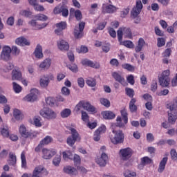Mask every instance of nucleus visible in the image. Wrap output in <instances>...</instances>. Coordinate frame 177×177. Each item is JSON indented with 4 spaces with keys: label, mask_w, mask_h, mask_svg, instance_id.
<instances>
[{
    "label": "nucleus",
    "mask_w": 177,
    "mask_h": 177,
    "mask_svg": "<svg viewBox=\"0 0 177 177\" xmlns=\"http://www.w3.org/2000/svg\"><path fill=\"white\" fill-rule=\"evenodd\" d=\"M159 82L161 86L163 88H167L168 85H169V82H171V79L167 77H159Z\"/></svg>",
    "instance_id": "obj_28"
},
{
    "label": "nucleus",
    "mask_w": 177,
    "mask_h": 177,
    "mask_svg": "<svg viewBox=\"0 0 177 177\" xmlns=\"http://www.w3.org/2000/svg\"><path fill=\"white\" fill-rule=\"evenodd\" d=\"M149 164H153V160L147 156L141 158V165L145 167V165H149Z\"/></svg>",
    "instance_id": "obj_34"
},
{
    "label": "nucleus",
    "mask_w": 177,
    "mask_h": 177,
    "mask_svg": "<svg viewBox=\"0 0 177 177\" xmlns=\"http://www.w3.org/2000/svg\"><path fill=\"white\" fill-rule=\"evenodd\" d=\"M41 117H35L33 118V124L35 127H42V122H41Z\"/></svg>",
    "instance_id": "obj_44"
},
{
    "label": "nucleus",
    "mask_w": 177,
    "mask_h": 177,
    "mask_svg": "<svg viewBox=\"0 0 177 177\" xmlns=\"http://www.w3.org/2000/svg\"><path fill=\"white\" fill-rule=\"evenodd\" d=\"M10 158L8 160V164L9 165H15L16 164V156H15V154L10 153L9 154Z\"/></svg>",
    "instance_id": "obj_43"
},
{
    "label": "nucleus",
    "mask_w": 177,
    "mask_h": 177,
    "mask_svg": "<svg viewBox=\"0 0 177 177\" xmlns=\"http://www.w3.org/2000/svg\"><path fill=\"white\" fill-rule=\"evenodd\" d=\"M21 72H20L19 71L17 70H13L12 71V81H20V80H21Z\"/></svg>",
    "instance_id": "obj_25"
},
{
    "label": "nucleus",
    "mask_w": 177,
    "mask_h": 177,
    "mask_svg": "<svg viewBox=\"0 0 177 177\" xmlns=\"http://www.w3.org/2000/svg\"><path fill=\"white\" fill-rule=\"evenodd\" d=\"M120 156L124 161H127L132 156V149L131 148L122 149L120 151Z\"/></svg>",
    "instance_id": "obj_10"
},
{
    "label": "nucleus",
    "mask_w": 177,
    "mask_h": 177,
    "mask_svg": "<svg viewBox=\"0 0 177 177\" xmlns=\"http://www.w3.org/2000/svg\"><path fill=\"white\" fill-rule=\"evenodd\" d=\"M121 45H124V46H126L127 48H133V44L131 41H124L120 42Z\"/></svg>",
    "instance_id": "obj_56"
},
{
    "label": "nucleus",
    "mask_w": 177,
    "mask_h": 177,
    "mask_svg": "<svg viewBox=\"0 0 177 177\" xmlns=\"http://www.w3.org/2000/svg\"><path fill=\"white\" fill-rule=\"evenodd\" d=\"M102 115L104 120H113L115 118V114L111 111H105L102 113Z\"/></svg>",
    "instance_id": "obj_24"
},
{
    "label": "nucleus",
    "mask_w": 177,
    "mask_h": 177,
    "mask_svg": "<svg viewBox=\"0 0 177 177\" xmlns=\"http://www.w3.org/2000/svg\"><path fill=\"white\" fill-rule=\"evenodd\" d=\"M116 124H113L115 127H118V128H122L123 129H125V125H127V124H125V122H122V118H121L120 116H118L116 118Z\"/></svg>",
    "instance_id": "obj_30"
},
{
    "label": "nucleus",
    "mask_w": 177,
    "mask_h": 177,
    "mask_svg": "<svg viewBox=\"0 0 177 177\" xmlns=\"http://www.w3.org/2000/svg\"><path fill=\"white\" fill-rule=\"evenodd\" d=\"M49 82H50L49 78L46 76H43L39 80V84L41 88H46L49 85Z\"/></svg>",
    "instance_id": "obj_27"
},
{
    "label": "nucleus",
    "mask_w": 177,
    "mask_h": 177,
    "mask_svg": "<svg viewBox=\"0 0 177 177\" xmlns=\"http://www.w3.org/2000/svg\"><path fill=\"white\" fill-rule=\"evenodd\" d=\"M75 17L76 18V20H81L82 19V13L80 10H75Z\"/></svg>",
    "instance_id": "obj_63"
},
{
    "label": "nucleus",
    "mask_w": 177,
    "mask_h": 177,
    "mask_svg": "<svg viewBox=\"0 0 177 177\" xmlns=\"http://www.w3.org/2000/svg\"><path fill=\"white\" fill-rule=\"evenodd\" d=\"M38 99V89L32 88L30 90V93L27 95L24 98V100L25 102H33L37 100Z\"/></svg>",
    "instance_id": "obj_7"
},
{
    "label": "nucleus",
    "mask_w": 177,
    "mask_h": 177,
    "mask_svg": "<svg viewBox=\"0 0 177 177\" xmlns=\"http://www.w3.org/2000/svg\"><path fill=\"white\" fill-rule=\"evenodd\" d=\"M64 171L68 175H78V171L74 167L66 166L64 168Z\"/></svg>",
    "instance_id": "obj_22"
},
{
    "label": "nucleus",
    "mask_w": 177,
    "mask_h": 177,
    "mask_svg": "<svg viewBox=\"0 0 177 177\" xmlns=\"http://www.w3.org/2000/svg\"><path fill=\"white\" fill-rule=\"evenodd\" d=\"M70 115H71V109H64L60 112L62 118H68Z\"/></svg>",
    "instance_id": "obj_31"
},
{
    "label": "nucleus",
    "mask_w": 177,
    "mask_h": 177,
    "mask_svg": "<svg viewBox=\"0 0 177 177\" xmlns=\"http://www.w3.org/2000/svg\"><path fill=\"white\" fill-rule=\"evenodd\" d=\"M143 9V4L142 3V0H136V6H134L131 12V17L135 19L138 17Z\"/></svg>",
    "instance_id": "obj_5"
},
{
    "label": "nucleus",
    "mask_w": 177,
    "mask_h": 177,
    "mask_svg": "<svg viewBox=\"0 0 177 177\" xmlns=\"http://www.w3.org/2000/svg\"><path fill=\"white\" fill-rule=\"evenodd\" d=\"M168 111V122L169 124H175L177 120V97L174 98L173 102L167 105Z\"/></svg>",
    "instance_id": "obj_1"
},
{
    "label": "nucleus",
    "mask_w": 177,
    "mask_h": 177,
    "mask_svg": "<svg viewBox=\"0 0 177 177\" xmlns=\"http://www.w3.org/2000/svg\"><path fill=\"white\" fill-rule=\"evenodd\" d=\"M84 110H86L89 113H96V108L89 104V102H86L84 104Z\"/></svg>",
    "instance_id": "obj_33"
},
{
    "label": "nucleus",
    "mask_w": 177,
    "mask_h": 177,
    "mask_svg": "<svg viewBox=\"0 0 177 177\" xmlns=\"http://www.w3.org/2000/svg\"><path fill=\"white\" fill-rule=\"evenodd\" d=\"M14 117L17 119V121H20V120H23V113L19 109H15L14 111Z\"/></svg>",
    "instance_id": "obj_38"
},
{
    "label": "nucleus",
    "mask_w": 177,
    "mask_h": 177,
    "mask_svg": "<svg viewBox=\"0 0 177 177\" xmlns=\"http://www.w3.org/2000/svg\"><path fill=\"white\" fill-rule=\"evenodd\" d=\"M145 44H146V42L145 41V39H143V38H140L138 40V44L135 48L136 52H140L143 46H145Z\"/></svg>",
    "instance_id": "obj_32"
},
{
    "label": "nucleus",
    "mask_w": 177,
    "mask_h": 177,
    "mask_svg": "<svg viewBox=\"0 0 177 177\" xmlns=\"http://www.w3.org/2000/svg\"><path fill=\"white\" fill-rule=\"evenodd\" d=\"M115 125H112V132L114 133V137L111 139L112 143L113 145H118V143H122L124 142V133H122V131L118 130L115 131Z\"/></svg>",
    "instance_id": "obj_4"
},
{
    "label": "nucleus",
    "mask_w": 177,
    "mask_h": 177,
    "mask_svg": "<svg viewBox=\"0 0 177 177\" xmlns=\"http://www.w3.org/2000/svg\"><path fill=\"white\" fill-rule=\"evenodd\" d=\"M124 177H136V173L134 171L127 170L124 173Z\"/></svg>",
    "instance_id": "obj_51"
},
{
    "label": "nucleus",
    "mask_w": 177,
    "mask_h": 177,
    "mask_svg": "<svg viewBox=\"0 0 177 177\" xmlns=\"http://www.w3.org/2000/svg\"><path fill=\"white\" fill-rule=\"evenodd\" d=\"M61 92L64 96H69L70 95V89L66 86L62 87Z\"/></svg>",
    "instance_id": "obj_57"
},
{
    "label": "nucleus",
    "mask_w": 177,
    "mask_h": 177,
    "mask_svg": "<svg viewBox=\"0 0 177 177\" xmlns=\"http://www.w3.org/2000/svg\"><path fill=\"white\" fill-rule=\"evenodd\" d=\"M86 84H87V85L88 86H96V80L93 79V78H91L89 77L86 81Z\"/></svg>",
    "instance_id": "obj_47"
},
{
    "label": "nucleus",
    "mask_w": 177,
    "mask_h": 177,
    "mask_svg": "<svg viewBox=\"0 0 177 177\" xmlns=\"http://www.w3.org/2000/svg\"><path fill=\"white\" fill-rule=\"evenodd\" d=\"M40 115L47 120L48 121H52L57 118V113L53 109L50 108H43L39 111Z\"/></svg>",
    "instance_id": "obj_2"
},
{
    "label": "nucleus",
    "mask_w": 177,
    "mask_h": 177,
    "mask_svg": "<svg viewBox=\"0 0 177 177\" xmlns=\"http://www.w3.org/2000/svg\"><path fill=\"white\" fill-rule=\"evenodd\" d=\"M111 76L115 81H117V82H119V84H121V85L123 86H127L128 85V83H127V81H125V78H124L122 75L120 74V73L117 71L112 72Z\"/></svg>",
    "instance_id": "obj_9"
},
{
    "label": "nucleus",
    "mask_w": 177,
    "mask_h": 177,
    "mask_svg": "<svg viewBox=\"0 0 177 177\" xmlns=\"http://www.w3.org/2000/svg\"><path fill=\"white\" fill-rule=\"evenodd\" d=\"M61 161H62V158L60 155H57L53 160V165H55V167H59V165L60 164Z\"/></svg>",
    "instance_id": "obj_46"
},
{
    "label": "nucleus",
    "mask_w": 177,
    "mask_h": 177,
    "mask_svg": "<svg viewBox=\"0 0 177 177\" xmlns=\"http://www.w3.org/2000/svg\"><path fill=\"white\" fill-rule=\"evenodd\" d=\"M122 35H124V30L122 29V27L119 28L118 30V38L119 41H122Z\"/></svg>",
    "instance_id": "obj_60"
},
{
    "label": "nucleus",
    "mask_w": 177,
    "mask_h": 177,
    "mask_svg": "<svg viewBox=\"0 0 177 177\" xmlns=\"http://www.w3.org/2000/svg\"><path fill=\"white\" fill-rule=\"evenodd\" d=\"M12 86L13 91L15 92V93H20V92H21L23 88H21L19 84L14 82H12Z\"/></svg>",
    "instance_id": "obj_41"
},
{
    "label": "nucleus",
    "mask_w": 177,
    "mask_h": 177,
    "mask_svg": "<svg viewBox=\"0 0 177 177\" xmlns=\"http://www.w3.org/2000/svg\"><path fill=\"white\" fill-rule=\"evenodd\" d=\"M50 142H52V137L46 136L40 142L43 144V146H45V145H49Z\"/></svg>",
    "instance_id": "obj_52"
},
{
    "label": "nucleus",
    "mask_w": 177,
    "mask_h": 177,
    "mask_svg": "<svg viewBox=\"0 0 177 177\" xmlns=\"http://www.w3.org/2000/svg\"><path fill=\"white\" fill-rule=\"evenodd\" d=\"M42 157L44 160H50L55 154H56V151L55 149H48L44 148L42 149Z\"/></svg>",
    "instance_id": "obj_16"
},
{
    "label": "nucleus",
    "mask_w": 177,
    "mask_h": 177,
    "mask_svg": "<svg viewBox=\"0 0 177 177\" xmlns=\"http://www.w3.org/2000/svg\"><path fill=\"white\" fill-rule=\"evenodd\" d=\"M0 132L3 138H9V128L7 124H2Z\"/></svg>",
    "instance_id": "obj_26"
},
{
    "label": "nucleus",
    "mask_w": 177,
    "mask_h": 177,
    "mask_svg": "<svg viewBox=\"0 0 177 177\" xmlns=\"http://www.w3.org/2000/svg\"><path fill=\"white\" fill-rule=\"evenodd\" d=\"M21 159L22 168H27V160H26V153L24 151L21 154Z\"/></svg>",
    "instance_id": "obj_42"
},
{
    "label": "nucleus",
    "mask_w": 177,
    "mask_h": 177,
    "mask_svg": "<svg viewBox=\"0 0 177 177\" xmlns=\"http://www.w3.org/2000/svg\"><path fill=\"white\" fill-rule=\"evenodd\" d=\"M19 133L22 136V138H25L26 139H27V138H30V139H34V138L37 136V134L28 131V130H27L24 124L20 125Z\"/></svg>",
    "instance_id": "obj_6"
},
{
    "label": "nucleus",
    "mask_w": 177,
    "mask_h": 177,
    "mask_svg": "<svg viewBox=\"0 0 177 177\" xmlns=\"http://www.w3.org/2000/svg\"><path fill=\"white\" fill-rule=\"evenodd\" d=\"M129 15V8L124 9L120 12V17H122V19H124V17H127Z\"/></svg>",
    "instance_id": "obj_62"
},
{
    "label": "nucleus",
    "mask_w": 177,
    "mask_h": 177,
    "mask_svg": "<svg viewBox=\"0 0 177 177\" xmlns=\"http://www.w3.org/2000/svg\"><path fill=\"white\" fill-rule=\"evenodd\" d=\"M52 66V58L47 57L44 59L39 65L40 70H49Z\"/></svg>",
    "instance_id": "obj_13"
},
{
    "label": "nucleus",
    "mask_w": 177,
    "mask_h": 177,
    "mask_svg": "<svg viewBox=\"0 0 177 177\" xmlns=\"http://www.w3.org/2000/svg\"><path fill=\"white\" fill-rule=\"evenodd\" d=\"M57 29L55 30V33L57 35H63V30H66L67 24L64 21H61L55 24Z\"/></svg>",
    "instance_id": "obj_15"
},
{
    "label": "nucleus",
    "mask_w": 177,
    "mask_h": 177,
    "mask_svg": "<svg viewBox=\"0 0 177 177\" xmlns=\"http://www.w3.org/2000/svg\"><path fill=\"white\" fill-rule=\"evenodd\" d=\"M123 30V35L126 37V38H131L132 37V32H131V29L129 28L122 27Z\"/></svg>",
    "instance_id": "obj_40"
},
{
    "label": "nucleus",
    "mask_w": 177,
    "mask_h": 177,
    "mask_svg": "<svg viewBox=\"0 0 177 177\" xmlns=\"http://www.w3.org/2000/svg\"><path fill=\"white\" fill-rule=\"evenodd\" d=\"M127 80L130 85H135V77L133 75H129V76L127 77Z\"/></svg>",
    "instance_id": "obj_54"
},
{
    "label": "nucleus",
    "mask_w": 177,
    "mask_h": 177,
    "mask_svg": "<svg viewBox=\"0 0 177 177\" xmlns=\"http://www.w3.org/2000/svg\"><path fill=\"white\" fill-rule=\"evenodd\" d=\"M165 45V39L164 38H158L157 46L161 48Z\"/></svg>",
    "instance_id": "obj_61"
},
{
    "label": "nucleus",
    "mask_w": 177,
    "mask_h": 177,
    "mask_svg": "<svg viewBox=\"0 0 177 177\" xmlns=\"http://www.w3.org/2000/svg\"><path fill=\"white\" fill-rule=\"evenodd\" d=\"M57 47L59 50L62 51H66L70 49V46L68 45V43L64 39H59L57 41Z\"/></svg>",
    "instance_id": "obj_17"
},
{
    "label": "nucleus",
    "mask_w": 177,
    "mask_h": 177,
    "mask_svg": "<svg viewBox=\"0 0 177 177\" xmlns=\"http://www.w3.org/2000/svg\"><path fill=\"white\" fill-rule=\"evenodd\" d=\"M122 117H123L122 120L124 124H128V113H127V110L123 109L121 111Z\"/></svg>",
    "instance_id": "obj_48"
},
{
    "label": "nucleus",
    "mask_w": 177,
    "mask_h": 177,
    "mask_svg": "<svg viewBox=\"0 0 177 177\" xmlns=\"http://www.w3.org/2000/svg\"><path fill=\"white\" fill-rule=\"evenodd\" d=\"M109 159V156L106 153H102L100 157H97L95 159V162L100 165V167H106L107 164V160Z\"/></svg>",
    "instance_id": "obj_12"
},
{
    "label": "nucleus",
    "mask_w": 177,
    "mask_h": 177,
    "mask_svg": "<svg viewBox=\"0 0 177 177\" xmlns=\"http://www.w3.org/2000/svg\"><path fill=\"white\" fill-rule=\"evenodd\" d=\"M36 59H44V53H42V46L37 44L33 53Z\"/></svg>",
    "instance_id": "obj_19"
},
{
    "label": "nucleus",
    "mask_w": 177,
    "mask_h": 177,
    "mask_svg": "<svg viewBox=\"0 0 177 177\" xmlns=\"http://www.w3.org/2000/svg\"><path fill=\"white\" fill-rule=\"evenodd\" d=\"M82 64L83 66H88V67H93V68H100V64L95 62L94 63L93 62L89 60V59H83L82 61Z\"/></svg>",
    "instance_id": "obj_18"
},
{
    "label": "nucleus",
    "mask_w": 177,
    "mask_h": 177,
    "mask_svg": "<svg viewBox=\"0 0 177 177\" xmlns=\"http://www.w3.org/2000/svg\"><path fill=\"white\" fill-rule=\"evenodd\" d=\"M117 10V7L111 4L103 5L102 6V13H114Z\"/></svg>",
    "instance_id": "obj_20"
},
{
    "label": "nucleus",
    "mask_w": 177,
    "mask_h": 177,
    "mask_svg": "<svg viewBox=\"0 0 177 177\" xmlns=\"http://www.w3.org/2000/svg\"><path fill=\"white\" fill-rule=\"evenodd\" d=\"M125 91L127 93V96H129V97H133L135 95V91H133V89L130 88H126Z\"/></svg>",
    "instance_id": "obj_53"
},
{
    "label": "nucleus",
    "mask_w": 177,
    "mask_h": 177,
    "mask_svg": "<svg viewBox=\"0 0 177 177\" xmlns=\"http://www.w3.org/2000/svg\"><path fill=\"white\" fill-rule=\"evenodd\" d=\"M108 31H109V35H111L112 38H115L117 37V32H115L114 28L109 27L108 28Z\"/></svg>",
    "instance_id": "obj_58"
},
{
    "label": "nucleus",
    "mask_w": 177,
    "mask_h": 177,
    "mask_svg": "<svg viewBox=\"0 0 177 177\" xmlns=\"http://www.w3.org/2000/svg\"><path fill=\"white\" fill-rule=\"evenodd\" d=\"M170 154H171V160H174V161H176L177 160V152H176V150L171 149V152H170Z\"/></svg>",
    "instance_id": "obj_64"
},
{
    "label": "nucleus",
    "mask_w": 177,
    "mask_h": 177,
    "mask_svg": "<svg viewBox=\"0 0 177 177\" xmlns=\"http://www.w3.org/2000/svg\"><path fill=\"white\" fill-rule=\"evenodd\" d=\"M34 19L39 20V21H46L48 20V16L44 14H37L33 16Z\"/></svg>",
    "instance_id": "obj_36"
},
{
    "label": "nucleus",
    "mask_w": 177,
    "mask_h": 177,
    "mask_svg": "<svg viewBox=\"0 0 177 177\" xmlns=\"http://www.w3.org/2000/svg\"><path fill=\"white\" fill-rule=\"evenodd\" d=\"M69 131L71 132V136L68 137L66 140V143L71 147H73L75 142L78 140H81V137H80V133L74 128H70Z\"/></svg>",
    "instance_id": "obj_3"
},
{
    "label": "nucleus",
    "mask_w": 177,
    "mask_h": 177,
    "mask_svg": "<svg viewBox=\"0 0 177 177\" xmlns=\"http://www.w3.org/2000/svg\"><path fill=\"white\" fill-rule=\"evenodd\" d=\"M135 103H136V100L135 98H132L129 103V109L130 111L133 113L138 110V107L135 105Z\"/></svg>",
    "instance_id": "obj_35"
},
{
    "label": "nucleus",
    "mask_w": 177,
    "mask_h": 177,
    "mask_svg": "<svg viewBox=\"0 0 177 177\" xmlns=\"http://www.w3.org/2000/svg\"><path fill=\"white\" fill-rule=\"evenodd\" d=\"M45 173L48 174L46 169L43 166H37L35 168L32 177H42Z\"/></svg>",
    "instance_id": "obj_14"
},
{
    "label": "nucleus",
    "mask_w": 177,
    "mask_h": 177,
    "mask_svg": "<svg viewBox=\"0 0 177 177\" xmlns=\"http://www.w3.org/2000/svg\"><path fill=\"white\" fill-rule=\"evenodd\" d=\"M73 159L75 165H78L79 164H80L81 158L77 154H75Z\"/></svg>",
    "instance_id": "obj_59"
},
{
    "label": "nucleus",
    "mask_w": 177,
    "mask_h": 177,
    "mask_svg": "<svg viewBox=\"0 0 177 177\" xmlns=\"http://www.w3.org/2000/svg\"><path fill=\"white\" fill-rule=\"evenodd\" d=\"M122 68L127 70V71H135V66L129 64H123L122 65Z\"/></svg>",
    "instance_id": "obj_45"
},
{
    "label": "nucleus",
    "mask_w": 177,
    "mask_h": 177,
    "mask_svg": "<svg viewBox=\"0 0 177 177\" xmlns=\"http://www.w3.org/2000/svg\"><path fill=\"white\" fill-rule=\"evenodd\" d=\"M15 43L17 45H19L20 46H30V41L24 37L16 39Z\"/></svg>",
    "instance_id": "obj_21"
},
{
    "label": "nucleus",
    "mask_w": 177,
    "mask_h": 177,
    "mask_svg": "<svg viewBox=\"0 0 177 177\" xmlns=\"http://www.w3.org/2000/svg\"><path fill=\"white\" fill-rule=\"evenodd\" d=\"M61 13L64 17L68 16V8L66 6H62Z\"/></svg>",
    "instance_id": "obj_50"
},
{
    "label": "nucleus",
    "mask_w": 177,
    "mask_h": 177,
    "mask_svg": "<svg viewBox=\"0 0 177 177\" xmlns=\"http://www.w3.org/2000/svg\"><path fill=\"white\" fill-rule=\"evenodd\" d=\"M100 102L102 106L105 107H110V100L106 98H100Z\"/></svg>",
    "instance_id": "obj_49"
},
{
    "label": "nucleus",
    "mask_w": 177,
    "mask_h": 177,
    "mask_svg": "<svg viewBox=\"0 0 177 177\" xmlns=\"http://www.w3.org/2000/svg\"><path fill=\"white\" fill-rule=\"evenodd\" d=\"M33 6L35 10H37V12H44L45 10L44 6L38 4V3H36L35 5H33Z\"/></svg>",
    "instance_id": "obj_55"
},
{
    "label": "nucleus",
    "mask_w": 177,
    "mask_h": 177,
    "mask_svg": "<svg viewBox=\"0 0 177 177\" xmlns=\"http://www.w3.org/2000/svg\"><path fill=\"white\" fill-rule=\"evenodd\" d=\"M19 15L24 17H30L32 16V12L30 10H21L19 12Z\"/></svg>",
    "instance_id": "obj_37"
},
{
    "label": "nucleus",
    "mask_w": 177,
    "mask_h": 177,
    "mask_svg": "<svg viewBox=\"0 0 177 177\" xmlns=\"http://www.w3.org/2000/svg\"><path fill=\"white\" fill-rule=\"evenodd\" d=\"M64 160H73V153L70 151H66L62 153Z\"/></svg>",
    "instance_id": "obj_39"
},
{
    "label": "nucleus",
    "mask_w": 177,
    "mask_h": 177,
    "mask_svg": "<svg viewBox=\"0 0 177 177\" xmlns=\"http://www.w3.org/2000/svg\"><path fill=\"white\" fill-rule=\"evenodd\" d=\"M85 28V22H80L78 26H75L74 30V35L76 38H82V32Z\"/></svg>",
    "instance_id": "obj_11"
},
{
    "label": "nucleus",
    "mask_w": 177,
    "mask_h": 177,
    "mask_svg": "<svg viewBox=\"0 0 177 177\" xmlns=\"http://www.w3.org/2000/svg\"><path fill=\"white\" fill-rule=\"evenodd\" d=\"M85 104L86 102L84 101H80L75 107V113H77V114H80L81 109H84V110H85Z\"/></svg>",
    "instance_id": "obj_29"
},
{
    "label": "nucleus",
    "mask_w": 177,
    "mask_h": 177,
    "mask_svg": "<svg viewBox=\"0 0 177 177\" xmlns=\"http://www.w3.org/2000/svg\"><path fill=\"white\" fill-rule=\"evenodd\" d=\"M167 162H168V158H163L159 163L158 172H159L160 174H162V172H164V170L165 169V166L167 165Z\"/></svg>",
    "instance_id": "obj_23"
},
{
    "label": "nucleus",
    "mask_w": 177,
    "mask_h": 177,
    "mask_svg": "<svg viewBox=\"0 0 177 177\" xmlns=\"http://www.w3.org/2000/svg\"><path fill=\"white\" fill-rule=\"evenodd\" d=\"M10 53H12V48L8 46H4L1 53V60H5L6 62L10 60Z\"/></svg>",
    "instance_id": "obj_8"
}]
</instances>
